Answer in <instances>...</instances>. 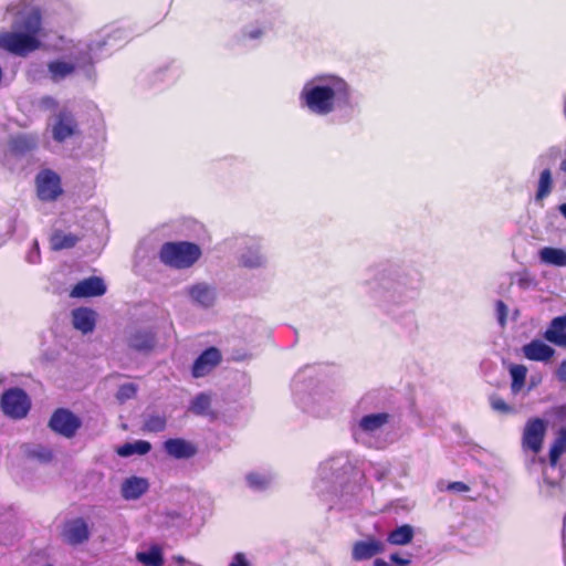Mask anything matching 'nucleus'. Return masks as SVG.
Instances as JSON below:
<instances>
[{
    "mask_svg": "<svg viewBox=\"0 0 566 566\" xmlns=\"http://www.w3.org/2000/svg\"><path fill=\"white\" fill-rule=\"evenodd\" d=\"M317 84L307 83L301 91L302 106L316 115H328L335 109V104L350 106L352 90L349 84L335 75L317 76Z\"/></svg>",
    "mask_w": 566,
    "mask_h": 566,
    "instance_id": "obj_1",
    "label": "nucleus"
},
{
    "mask_svg": "<svg viewBox=\"0 0 566 566\" xmlns=\"http://www.w3.org/2000/svg\"><path fill=\"white\" fill-rule=\"evenodd\" d=\"M13 30L0 31V49L15 56L25 57L42 45L39 34L42 30V12L32 7L20 11Z\"/></svg>",
    "mask_w": 566,
    "mask_h": 566,
    "instance_id": "obj_2",
    "label": "nucleus"
},
{
    "mask_svg": "<svg viewBox=\"0 0 566 566\" xmlns=\"http://www.w3.org/2000/svg\"><path fill=\"white\" fill-rule=\"evenodd\" d=\"M201 248L189 241L165 242L159 250V260L165 265L185 270L191 268L200 258Z\"/></svg>",
    "mask_w": 566,
    "mask_h": 566,
    "instance_id": "obj_3",
    "label": "nucleus"
},
{
    "mask_svg": "<svg viewBox=\"0 0 566 566\" xmlns=\"http://www.w3.org/2000/svg\"><path fill=\"white\" fill-rule=\"evenodd\" d=\"M0 405L3 413L12 419L24 418L31 408L30 398L21 388L6 390L1 396Z\"/></svg>",
    "mask_w": 566,
    "mask_h": 566,
    "instance_id": "obj_4",
    "label": "nucleus"
},
{
    "mask_svg": "<svg viewBox=\"0 0 566 566\" xmlns=\"http://www.w3.org/2000/svg\"><path fill=\"white\" fill-rule=\"evenodd\" d=\"M81 426V419L66 408H57L49 420V428L67 439L73 438Z\"/></svg>",
    "mask_w": 566,
    "mask_h": 566,
    "instance_id": "obj_5",
    "label": "nucleus"
},
{
    "mask_svg": "<svg viewBox=\"0 0 566 566\" xmlns=\"http://www.w3.org/2000/svg\"><path fill=\"white\" fill-rule=\"evenodd\" d=\"M546 429L545 420L537 417L528 419L523 430L522 448L532 451L534 454L539 453L543 448Z\"/></svg>",
    "mask_w": 566,
    "mask_h": 566,
    "instance_id": "obj_6",
    "label": "nucleus"
},
{
    "mask_svg": "<svg viewBox=\"0 0 566 566\" xmlns=\"http://www.w3.org/2000/svg\"><path fill=\"white\" fill-rule=\"evenodd\" d=\"M35 185L38 197L42 201H54L63 192L60 176L51 169L40 171Z\"/></svg>",
    "mask_w": 566,
    "mask_h": 566,
    "instance_id": "obj_7",
    "label": "nucleus"
},
{
    "mask_svg": "<svg viewBox=\"0 0 566 566\" xmlns=\"http://www.w3.org/2000/svg\"><path fill=\"white\" fill-rule=\"evenodd\" d=\"M52 138L57 143H64L78 133V123L72 111L62 108L54 117L52 125Z\"/></svg>",
    "mask_w": 566,
    "mask_h": 566,
    "instance_id": "obj_8",
    "label": "nucleus"
},
{
    "mask_svg": "<svg viewBox=\"0 0 566 566\" xmlns=\"http://www.w3.org/2000/svg\"><path fill=\"white\" fill-rule=\"evenodd\" d=\"M222 360L221 352L211 346L205 349L193 361L191 375L193 378H201L209 375Z\"/></svg>",
    "mask_w": 566,
    "mask_h": 566,
    "instance_id": "obj_9",
    "label": "nucleus"
},
{
    "mask_svg": "<svg viewBox=\"0 0 566 566\" xmlns=\"http://www.w3.org/2000/svg\"><path fill=\"white\" fill-rule=\"evenodd\" d=\"M39 136L33 133H18L8 140L10 153L15 157H23L38 148Z\"/></svg>",
    "mask_w": 566,
    "mask_h": 566,
    "instance_id": "obj_10",
    "label": "nucleus"
},
{
    "mask_svg": "<svg viewBox=\"0 0 566 566\" xmlns=\"http://www.w3.org/2000/svg\"><path fill=\"white\" fill-rule=\"evenodd\" d=\"M106 293V285L102 277L90 276L77 282L70 295L76 298L102 296Z\"/></svg>",
    "mask_w": 566,
    "mask_h": 566,
    "instance_id": "obj_11",
    "label": "nucleus"
},
{
    "mask_svg": "<svg viewBox=\"0 0 566 566\" xmlns=\"http://www.w3.org/2000/svg\"><path fill=\"white\" fill-rule=\"evenodd\" d=\"M62 537L70 545H80L88 541L90 530L82 517L67 521L64 525Z\"/></svg>",
    "mask_w": 566,
    "mask_h": 566,
    "instance_id": "obj_12",
    "label": "nucleus"
},
{
    "mask_svg": "<svg viewBox=\"0 0 566 566\" xmlns=\"http://www.w3.org/2000/svg\"><path fill=\"white\" fill-rule=\"evenodd\" d=\"M156 333L151 329L138 328L127 338L129 348L139 353H149L156 347Z\"/></svg>",
    "mask_w": 566,
    "mask_h": 566,
    "instance_id": "obj_13",
    "label": "nucleus"
},
{
    "mask_svg": "<svg viewBox=\"0 0 566 566\" xmlns=\"http://www.w3.org/2000/svg\"><path fill=\"white\" fill-rule=\"evenodd\" d=\"M164 449L166 453L174 459H190L198 452L197 447L182 439V438H170L164 442Z\"/></svg>",
    "mask_w": 566,
    "mask_h": 566,
    "instance_id": "obj_14",
    "label": "nucleus"
},
{
    "mask_svg": "<svg viewBox=\"0 0 566 566\" xmlns=\"http://www.w3.org/2000/svg\"><path fill=\"white\" fill-rule=\"evenodd\" d=\"M385 551V544L373 537L367 541H358L354 544L352 557L356 562L366 560Z\"/></svg>",
    "mask_w": 566,
    "mask_h": 566,
    "instance_id": "obj_15",
    "label": "nucleus"
},
{
    "mask_svg": "<svg viewBox=\"0 0 566 566\" xmlns=\"http://www.w3.org/2000/svg\"><path fill=\"white\" fill-rule=\"evenodd\" d=\"M522 350L524 356L533 361H548L555 355V349L539 339L525 344Z\"/></svg>",
    "mask_w": 566,
    "mask_h": 566,
    "instance_id": "obj_16",
    "label": "nucleus"
},
{
    "mask_svg": "<svg viewBox=\"0 0 566 566\" xmlns=\"http://www.w3.org/2000/svg\"><path fill=\"white\" fill-rule=\"evenodd\" d=\"M549 343L566 348V315L554 317L544 333Z\"/></svg>",
    "mask_w": 566,
    "mask_h": 566,
    "instance_id": "obj_17",
    "label": "nucleus"
},
{
    "mask_svg": "<svg viewBox=\"0 0 566 566\" xmlns=\"http://www.w3.org/2000/svg\"><path fill=\"white\" fill-rule=\"evenodd\" d=\"M73 326L83 334L92 333L96 325V314L87 307H78L72 312Z\"/></svg>",
    "mask_w": 566,
    "mask_h": 566,
    "instance_id": "obj_18",
    "label": "nucleus"
},
{
    "mask_svg": "<svg viewBox=\"0 0 566 566\" xmlns=\"http://www.w3.org/2000/svg\"><path fill=\"white\" fill-rule=\"evenodd\" d=\"M148 490V482L143 478L126 479L122 485V495L126 500H136Z\"/></svg>",
    "mask_w": 566,
    "mask_h": 566,
    "instance_id": "obj_19",
    "label": "nucleus"
},
{
    "mask_svg": "<svg viewBox=\"0 0 566 566\" xmlns=\"http://www.w3.org/2000/svg\"><path fill=\"white\" fill-rule=\"evenodd\" d=\"M189 295L195 302L205 307L211 306L216 298L213 290L203 283L192 285L189 289Z\"/></svg>",
    "mask_w": 566,
    "mask_h": 566,
    "instance_id": "obj_20",
    "label": "nucleus"
},
{
    "mask_svg": "<svg viewBox=\"0 0 566 566\" xmlns=\"http://www.w3.org/2000/svg\"><path fill=\"white\" fill-rule=\"evenodd\" d=\"M78 241L80 238L76 234L65 233L61 230L53 232L50 238V244L54 251L71 249L75 247Z\"/></svg>",
    "mask_w": 566,
    "mask_h": 566,
    "instance_id": "obj_21",
    "label": "nucleus"
},
{
    "mask_svg": "<svg viewBox=\"0 0 566 566\" xmlns=\"http://www.w3.org/2000/svg\"><path fill=\"white\" fill-rule=\"evenodd\" d=\"M151 450V444L145 440H137L135 442H127L117 448L116 453L119 457L127 458L133 454L144 455Z\"/></svg>",
    "mask_w": 566,
    "mask_h": 566,
    "instance_id": "obj_22",
    "label": "nucleus"
},
{
    "mask_svg": "<svg viewBox=\"0 0 566 566\" xmlns=\"http://www.w3.org/2000/svg\"><path fill=\"white\" fill-rule=\"evenodd\" d=\"M48 70L50 72L51 80L53 82H59L65 78L66 76L73 74L75 71V65L72 63L56 60L48 64Z\"/></svg>",
    "mask_w": 566,
    "mask_h": 566,
    "instance_id": "obj_23",
    "label": "nucleus"
},
{
    "mask_svg": "<svg viewBox=\"0 0 566 566\" xmlns=\"http://www.w3.org/2000/svg\"><path fill=\"white\" fill-rule=\"evenodd\" d=\"M541 261L556 266H566V252L562 249L546 247L539 251Z\"/></svg>",
    "mask_w": 566,
    "mask_h": 566,
    "instance_id": "obj_24",
    "label": "nucleus"
},
{
    "mask_svg": "<svg viewBox=\"0 0 566 566\" xmlns=\"http://www.w3.org/2000/svg\"><path fill=\"white\" fill-rule=\"evenodd\" d=\"M413 538V530L410 525L405 524L392 530L387 537V541L391 545H407Z\"/></svg>",
    "mask_w": 566,
    "mask_h": 566,
    "instance_id": "obj_25",
    "label": "nucleus"
},
{
    "mask_svg": "<svg viewBox=\"0 0 566 566\" xmlns=\"http://www.w3.org/2000/svg\"><path fill=\"white\" fill-rule=\"evenodd\" d=\"M389 420V415L386 412L371 413L364 416L360 419L359 426L364 431L373 432L382 426H385Z\"/></svg>",
    "mask_w": 566,
    "mask_h": 566,
    "instance_id": "obj_26",
    "label": "nucleus"
},
{
    "mask_svg": "<svg viewBox=\"0 0 566 566\" xmlns=\"http://www.w3.org/2000/svg\"><path fill=\"white\" fill-rule=\"evenodd\" d=\"M552 190H553V177H552V171L547 168V169H544L539 175V179L537 182V190L535 193V200L536 201L544 200L546 197H548L551 195Z\"/></svg>",
    "mask_w": 566,
    "mask_h": 566,
    "instance_id": "obj_27",
    "label": "nucleus"
},
{
    "mask_svg": "<svg viewBox=\"0 0 566 566\" xmlns=\"http://www.w3.org/2000/svg\"><path fill=\"white\" fill-rule=\"evenodd\" d=\"M566 451V429H560L549 450V464L556 467L560 455Z\"/></svg>",
    "mask_w": 566,
    "mask_h": 566,
    "instance_id": "obj_28",
    "label": "nucleus"
},
{
    "mask_svg": "<svg viewBox=\"0 0 566 566\" xmlns=\"http://www.w3.org/2000/svg\"><path fill=\"white\" fill-rule=\"evenodd\" d=\"M136 559L146 566H163L164 557L161 549L158 546H153L147 552H138Z\"/></svg>",
    "mask_w": 566,
    "mask_h": 566,
    "instance_id": "obj_29",
    "label": "nucleus"
},
{
    "mask_svg": "<svg viewBox=\"0 0 566 566\" xmlns=\"http://www.w3.org/2000/svg\"><path fill=\"white\" fill-rule=\"evenodd\" d=\"M167 427V418L165 415L151 413L148 415L143 423V431L158 433L163 432Z\"/></svg>",
    "mask_w": 566,
    "mask_h": 566,
    "instance_id": "obj_30",
    "label": "nucleus"
},
{
    "mask_svg": "<svg viewBox=\"0 0 566 566\" xmlns=\"http://www.w3.org/2000/svg\"><path fill=\"white\" fill-rule=\"evenodd\" d=\"M211 398L208 394L200 392L191 401L190 411L197 416L212 415L210 412Z\"/></svg>",
    "mask_w": 566,
    "mask_h": 566,
    "instance_id": "obj_31",
    "label": "nucleus"
},
{
    "mask_svg": "<svg viewBox=\"0 0 566 566\" xmlns=\"http://www.w3.org/2000/svg\"><path fill=\"white\" fill-rule=\"evenodd\" d=\"M512 377L511 389L513 392H518L525 385L527 368L524 365H512L510 367Z\"/></svg>",
    "mask_w": 566,
    "mask_h": 566,
    "instance_id": "obj_32",
    "label": "nucleus"
},
{
    "mask_svg": "<svg viewBox=\"0 0 566 566\" xmlns=\"http://www.w3.org/2000/svg\"><path fill=\"white\" fill-rule=\"evenodd\" d=\"M137 394V386L135 384L128 382L119 386L116 398L119 402H125L126 400L133 399Z\"/></svg>",
    "mask_w": 566,
    "mask_h": 566,
    "instance_id": "obj_33",
    "label": "nucleus"
},
{
    "mask_svg": "<svg viewBox=\"0 0 566 566\" xmlns=\"http://www.w3.org/2000/svg\"><path fill=\"white\" fill-rule=\"evenodd\" d=\"M489 400L490 406L494 411L503 415L513 412V408L499 395H492Z\"/></svg>",
    "mask_w": 566,
    "mask_h": 566,
    "instance_id": "obj_34",
    "label": "nucleus"
},
{
    "mask_svg": "<svg viewBox=\"0 0 566 566\" xmlns=\"http://www.w3.org/2000/svg\"><path fill=\"white\" fill-rule=\"evenodd\" d=\"M247 481H248V484L252 488V489H263L265 488L268 481L264 476H262L261 474L259 473H250L247 475Z\"/></svg>",
    "mask_w": 566,
    "mask_h": 566,
    "instance_id": "obj_35",
    "label": "nucleus"
},
{
    "mask_svg": "<svg viewBox=\"0 0 566 566\" xmlns=\"http://www.w3.org/2000/svg\"><path fill=\"white\" fill-rule=\"evenodd\" d=\"M495 306H496V312H497V315H499V321H500L501 324H504L505 321H506V316H507V306L501 300H499L496 302Z\"/></svg>",
    "mask_w": 566,
    "mask_h": 566,
    "instance_id": "obj_36",
    "label": "nucleus"
},
{
    "mask_svg": "<svg viewBox=\"0 0 566 566\" xmlns=\"http://www.w3.org/2000/svg\"><path fill=\"white\" fill-rule=\"evenodd\" d=\"M229 566H250L243 553H237Z\"/></svg>",
    "mask_w": 566,
    "mask_h": 566,
    "instance_id": "obj_37",
    "label": "nucleus"
},
{
    "mask_svg": "<svg viewBox=\"0 0 566 566\" xmlns=\"http://www.w3.org/2000/svg\"><path fill=\"white\" fill-rule=\"evenodd\" d=\"M448 490L455 492H468L470 490L469 485L461 481L451 482L448 485Z\"/></svg>",
    "mask_w": 566,
    "mask_h": 566,
    "instance_id": "obj_38",
    "label": "nucleus"
},
{
    "mask_svg": "<svg viewBox=\"0 0 566 566\" xmlns=\"http://www.w3.org/2000/svg\"><path fill=\"white\" fill-rule=\"evenodd\" d=\"M556 377L562 384L566 385V359H564L557 368Z\"/></svg>",
    "mask_w": 566,
    "mask_h": 566,
    "instance_id": "obj_39",
    "label": "nucleus"
},
{
    "mask_svg": "<svg viewBox=\"0 0 566 566\" xmlns=\"http://www.w3.org/2000/svg\"><path fill=\"white\" fill-rule=\"evenodd\" d=\"M389 558H390V560H391L392 563H396V564H398V565H400V566H407V565H409V564H410V559H409V558H402V557H400V556H399L398 554H396V553H395V554H391Z\"/></svg>",
    "mask_w": 566,
    "mask_h": 566,
    "instance_id": "obj_40",
    "label": "nucleus"
},
{
    "mask_svg": "<svg viewBox=\"0 0 566 566\" xmlns=\"http://www.w3.org/2000/svg\"><path fill=\"white\" fill-rule=\"evenodd\" d=\"M42 104L46 105L48 107H55L57 105V102L51 96H44L42 98Z\"/></svg>",
    "mask_w": 566,
    "mask_h": 566,
    "instance_id": "obj_41",
    "label": "nucleus"
},
{
    "mask_svg": "<svg viewBox=\"0 0 566 566\" xmlns=\"http://www.w3.org/2000/svg\"><path fill=\"white\" fill-rule=\"evenodd\" d=\"M262 35V30L258 29L249 33V38L256 39Z\"/></svg>",
    "mask_w": 566,
    "mask_h": 566,
    "instance_id": "obj_42",
    "label": "nucleus"
},
{
    "mask_svg": "<svg viewBox=\"0 0 566 566\" xmlns=\"http://www.w3.org/2000/svg\"><path fill=\"white\" fill-rule=\"evenodd\" d=\"M559 211L566 219V202L559 206Z\"/></svg>",
    "mask_w": 566,
    "mask_h": 566,
    "instance_id": "obj_43",
    "label": "nucleus"
},
{
    "mask_svg": "<svg viewBox=\"0 0 566 566\" xmlns=\"http://www.w3.org/2000/svg\"><path fill=\"white\" fill-rule=\"evenodd\" d=\"M560 170L566 172V158L560 163Z\"/></svg>",
    "mask_w": 566,
    "mask_h": 566,
    "instance_id": "obj_44",
    "label": "nucleus"
},
{
    "mask_svg": "<svg viewBox=\"0 0 566 566\" xmlns=\"http://www.w3.org/2000/svg\"><path fill=\"white\" fill-rule=\"evenodd\" d=\"M564 114L566 116V102H565V107H564Z\"/></svg>",
    "mask_w": 566,
    "mask_h": 566,
    "instance_id": "obj_45",
    "label": "nucleus"
}]
</instances>
